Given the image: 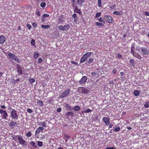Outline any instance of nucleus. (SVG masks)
I'll list each match as a JSON object with an SVG mask.
<instances>
[{
	"mask_svg": "<svg viewBox=\"0 0 149 149\" xmlns=\"http://www.w3.org/2000/svg\"><path fill=\"white\" fill-rule=\"evenodd\" d=\"M12 60H13L18 63H20V61L19 58H18L17 56H15V57H14L13 58V59H11Z\"/></svg>",
	"mask_w": 149,
	"mask_h": 149,
	"instance_id": "c85d7f7f",
	"label": "nucleus"
},
{
	"mask_svg": "<svg viewBox=\"0 0 149 149\" xmlns=\"http://www.w3.org/2000/svg\"><path fill=\"white\" fill-rule=\"evenodd\" d=\"M29 143L31 146L34 148H37V145L34 141H30Z\"/></svg>",
	"mask_w": 149,
	"mask_h": 149,
	"instance_id": "a211bd4d",
	"label": "nucleus"
},
{
	"mask_svg": "<svg viewBox=\"0 0 149 149\" xmlns=\"http://www.w3.org/2000/svg\"><path fill=\"white\" fill-rule=\"evenodd\" d=\"M29 81L30 82V83L32 84L35 81V79L34 78H30L29 80Z\"/></svg>",
	"mask_w": 149,
	"mask_h": 149,
	"instance_id": "79ce46f5",
	"label": "nucleus"
},
{
	"mask_svg": "<svg viewBox=\"0 0 149 149\" xmlns=\"http://www.w3.org/2000/svg\"><path fill=\"white\" fill-rule=\"evenodd\" d=\"M122 12L121 11H115L113 12V14L115 15H120L122 14Z\"/></svg>",
	"mask_w": 149,
	"mask_h": 149,
	"instance_id": "bb28decb",
	"label": "nucleus"
},
{
	"mask_svg": "<svg viewBox=\"0 0 149 149\" xmlns=\"http://www.w3.org/2000/svg\"><path fill=\"white\" fill-rule=\"evenodd\" d=\"M26 26L29 29V30H30L31 28V25L30 24H27Z\"/></svg>",
	"mask_w": 149,
	"mask_h": 149,
	"instance_id": "864d4df0",
	"label": "nucleus"
},
{
	"mask_svg": "<svg viewBox=\"0 0 149 149\" xmlns=\"http://www.w3.org/2000/svg\"><path fill=\"white\" fill-rule=\"evenodd\" d=\"M145 107L146 108L149 107V101L146 102L144 104Z\"/></svg>",
	"mask_w": 149,
	"mask_h": 149,
	"instance_id": "a18cd8bd",
	"label": "nucleus"
},
{
	"mask_svg": "<svg viewBox=\"0 0 149 149\" xmlns=\"http://www.w3.org/2000/svg\"><path fill=\"white\" fill-rule=\"evenodd\" d=\"M96 24L98 26H102L103 25L102 23L98 22H96Z\"/></svg>",
	"mask_w": 149,
	"mask_h": 149,
	"instance_id": "603ef678",
	"label": "nucleus"
},
{
	"mask_svg": "<svg viewBox=\"0 0 149 149\" xmlns=\"http://www.w3.org/2000/svg\"><path fill=\"white\" fill-rule=\"evenodd\" d=\"M70 92V90L69 89H67L64 91L61 95H60V98H64L66 97L69 94Z\"/></svg>",
	"mask_w": 149,
	"mask_h": 149,
	"instance_id": "20e7f679",
	"label": "nucleus"
},
{
	"mask_svg": "<svg viewBox=\"0 0 149 149\" xmlns=\"http://www.w3.org/2000/svg\"><path fill=\"white\" fill-rule=\"evenodd\" d=\"M6 38L5 36L1 35L0 36V44H2L6 41Z\"/></svg>",
	"mask_w": 149,
	"mask_h": 149,
	"instance_id": "1a4fd4ad",
	"label": "nucleus"
},
{
	"mask_svg": "<svg viewBox=\"0 0 149 149\" xmlns=\"http://www.w3.org/2000/svg\"><path fill=\"white\" fill-rule=\"evenodd\" d=\"M145 14L146 16H149V12H147V11H146L145 12Z\"/></svg>",
	"mask_w": 149,
	"mask_h": 149,
	"instance_id": "774afa93",
	"label": "nucleus"
},
{
	"mask_svg": "<svg viewBox=\"0 0 149 149\" xmlns=\"http://www.w3.org/2000/svg\"><path fill=\"white\" fill-rule=\"evenodd\" d=\"M38 146L39 147H41L43 146V142L40 141H36Z\"/></svg>",
	"mask_w": 149,
	"mask_h": 149,
	"instance_id": "7c9ffc66",
	"label": "nucleus"
},
{
	"mask_svg": "<svg viewBox=\"0 0 149 149\" xmlns=\"http://www.w3.org/2000/svg\"><path fill=\"white\" fill-rule=\"evenodd\" d=\"M33 27L34 28H36L37 26L36 23L35 22H33L32 24Z\"/></svg>",
	"mask_w": 149,
	"mask_h": 149,
	"instance_id": "8fccbe9b",
	"label": "nucleus"
},
{
	"mask_svg": "<svg viewBox=\"0 0 149 149\" xmlns=\"http://www.w3.org/2000/svg\"><path fill=\"white\" fill-rule=\"evenodd\" d=\"M10 116L13 119L17 120L18 118V115L17 114V111L14 109H12L10 111Z\"/></svg>",
	"mask_w": 149,
	"mask_h": 149,
	"instance_id": "f03ea898",
	"label": "nucleus"
},
{
	"mask_svg": "<svg viewBox=\"0 0 149 149\" xmlns=\"http://www.w3.org/2000/svg\"><path fill=\"white\" fill-rule=\"evenodd\" d=\"M140 93V92L137 90H135L134 91V94L136 96H139Z\"/></svg>",
	"mask_w": 149,
	"mask_h": 149,
	"instance_id": "393cba45",
	"label": "nucleus"
},
{
	"mask_svg": "<svg viewBox=\"0 0 149 149\" xmlns=\"http://www.w3.org/2000/svg\"><path fill=\"white\" fill-rule=\"evenodd\" d=\"M13 139L17 142L23 146L26 145V141L23 139L22 136L20 135L14 136L13 137Z\"/></svg>",
	"mask_w": 149,
	"mask_h": 149,
	"instance_id": "f257e3e1",
	"label": "nucleus"
},
{
	"mask_svg": "<svg viewBox=\"0 0 149 149\" xmlns=\"http://www.w3.org/2000/svg\"><path fill=\"white\" fill-rule=\"evenodd\" d=\"M0 113L1 114H3V118L7 120V118L8 117V114L6 110H3L2 109H0Z\"/></svg>",
	"mask_w": 149,
	"mask_h": 149,
	"instance_id": "423d86ee",
	"label": "nucleus"
},
{
	"mask_svg": "<svg viewBox=\"0 0 149 149\" xmlns=\"http://www.w3.org/2000/svg\"><path fill=\"white\" fill-rule=\"evenodd\" d=\"M87 80V77L86 76H84L79 81V83L80 84H84Z\"/></svg>",
	"mask_w": 149,
	"mask_h": 149,
	"instance_id": "6e6552de",
	"label": "nucleus"
},
{
	"mask_svg": "<svg viewBox=\"0 0 149 149\" xmlns=\"http://www.w3.org/2000/svg\"><path fill=\"white\" fill-rule=\"evenodd\" d=\"M130 63L131 65L133 66V67H134L135 66L134 65V60L133 59H131L130 60Z\"/></svg>",
	"mask_w": 149,
	"mask_h": 149,
	"instance_id": "4c0bfd02",
	"label": "nucleus"
},
{
	"mask_svg": "<svg viewBox=\"0 0 149 149\" xmlns=\"http://www.w3.org/2000/svg\"><path fill=\"white\" fill-rule=\"evenodd\" d=\"M66 115L67 116H70L72 117L74 116V113L72 111H69L67 112Z\"/></svg>",
	"mask_w": 149,
	"mask_h": 149,
	"instance_id": "4be33fe9",
	"label": "nucleus"
},
{
	"mask_svg": "<svg viewBox=\"0 0 149 149\" xmlns=\"http://www.w3.org/2000/svg\"><path fill=\"white\" fill-rule=\"evenodd\" d=\"M39 125L42 126L43 127H46L47 126V124L44 121L41 122L39 124Z\"/></svg>",
	"mask_w": 149,
	"mask_h": 149,
	"instance_id": "2f4dec72",
	"label": "nucleus"
},
{
	"mask_svg": "<svg viewBox=\"0 0 149 149\" xmlns=\"http://www.w3.org/2000/svg\"><path fill=\"white\" fill-rule=\"evenodd\" d=\"M134 56L136 58H137L139 59H141V57L139 54L136 52H135L134 54L132 55Z\"/></svg>",
	"mask_w": 149,
	"mask_h": 149,
	"instance_id": "f3484780",
	"label": "nucleus"
},
{
	"mask_svg": "<svg viewBox=\"0 0 149 149\" xmlns=\"http://www.w3.org/2000/svg\"><path fill=\"white\" fill-rule=\"evenodd\" d=\"M31 44L32 46H34L36 47L35 45V40L33 39H32L31 42Z\"/></svg>",
	"mask_w": 149,
	"mask_h": 149,
	"instance_id": "ea45409f",
	"label": "nucleus"
},
{
	"mask_svg": "<svg viewBox=\"0 0 149 149\" xmlns=\"http://www.w3.org/2000/svg\"><path fill=\"white\" fill-rule=\"evenodd\" d=\"M137 49L139 52L140 53L141 52L140 51H141L143 54L146 55L148 54L149 50L148 47H142L141 48Z\"/></svg>",
	"mask_w": 149,
	"mask_h": 149,
	"instance_id": "7ed1b4c3",
	"label": "nucleus"
},
{
	"mask_svg": "<svg viewBox=\"0 0 149 149\" xmlns=\"http://www.w3.org/2000/svg\"><path fill=\"white\" fill-rule=\"evenodd\" d=\"M105 149H115V147H112L111 148H106Z\"/></svg>",
	"mask_w": 149,
	"mask_h": 149,
	"instance_id": "338daca9",
	"label": "nucleus"
},
{
	"mask_svg": "<svg viewBox=\"0 0 149 149\" xmlns=\"http://www.w3.org/2000/svg\"><path fill=\"white\" fill-rule=\"evenodd\" d=\"M112 73L114 74H115L117 73V70L115 69H113L112 71Z\"/></svg>",
	"mask_w": 149,
	"mask_h": 149,
	"instance_id": "4d7b16f0",
	"label": "nucleus"
},
{
	"mask_svg": "<svg viewBox=\"0 0 149 149\" xmlns=\"http://www.w3.org/2000/svg\"><path fill=\"white\" fill-rule=\"evenodd\" d=\"M74 110L75 111H78L80 110L81 108L80 107L77 105L73 107Z\"/></svg>",
	"mask_w": 149,
	"mask_h": 149,
	"instance_id": "cd10ccee",
	"label": "nucleus"
},
{
	"mask_svg": "<svg viewBox=\"0 0 149 149\" xmlns=\"http://www.w3.org/2000/svg\"><path fill=\"white\" fill-rule=\"evenodd\" d=\"M102 120L106 125H108L110 124V121L109 118L104 116Z\"/></svg>",
	"mask_w": 149,
	"mask_h": 149,
	"instance_id": "0eeeda50",
	"label": "nucleus"
},
{
	"mask_svg": "<svg viewBox=\"0 0 149 149\" xmlns=\"http://www.w3.org/2000/svg\"><path fill=\"white\" fill-rule=\"evenodd\" d=\"M58 28L59 30H62L63 31H64V28L63 26H62V25H59L58 27Z\"/></svg>",
	"mask_w": 149,
	"mask_h": 149,
	"instance_id": "de8ad7c7",
	"label": "nucleus"
},
{
	"mask_svg": "<svg viewBox=\"0 0 149 149\" xmlns=\"http://www.w3.org/2000/svg\"><path fill=\"white\" fill-rule=\"evenodd\" d=\"M87 59L86 57V56L83 55L80 60V63H84L86 61Z\"/></svg>",
	"mask_w": 149,
	"mask_h": 149,
	"instance_id": "6ab92c4d",
	"label": "nucleus"
},
{
	"mask_svg": "<svg viewBox=\"0 0 149 149\" xmlns=\"http://www.w3.org/2000/svg\"><path fill=\"white\" fill-rule=\"evenodd\" d=\"M79 88L81 90L82 93L84 94H87L88 93L89 91L88 89L84 87H80Z\"/></svg>",
	"mask_w": 149,
	"mask_h": 149,
	"instance_id": "9b49d317",
	"label": "nucleus"
},
{
	"mask_svg": "<svg viewBox=\"0 0 149 149\" xmlns=\"http://www.w3.org/2000/svg\"><path fill=\"white\" fill-rule=\"evenodd\" d=\"M56 110L58 112H60L61 111V108L59 107Z\"/></svg>",
	"mask_w": 149,
	"mask_h": 149,
	"instance_id": "052dcab7",
	"label": "nucleus"
},
{
	"mask_svg": "<svg viewBox=\"0 0 149 149\" xmlns=\"http://www.w3.org/2000/svg\"><path fill=\"white\" fill-rule=\"evenodd\" d=\"M37 103L40 106H42L43 105V102L42 100H39L37 101Z\"/></svg>",
	"mask_w": 149,
	"mask_h": 149,
	"instance_id": "473e14b6",
	"label": "nucleus"
},
{
	"mask_svg": "<svg viewBox=\"0 0 149 149\" xmlns=\"http://www.w3.org/2000/svg\"><path fill=\"white\" fill-rule=\"evenodd\" d=\"M31 133L30 132H28L26 134V136L28 137H30L31 135Z\"/></svg>",
	"mask_w": 149,
	"mask_h": 149,
	"instance_id": "09e8293b",
	"label": "nucleus"
},
{
	"mask_svg": "<svg viewBox=\"0 0 149 149\" xmlns=\"http://www.w3.org/2000/svg\"><path fill=\"white\" fill-rule=\"evenodd\" d=\"M135 52V50L134 49H131V53H132V55L134 54Z\"/></svg>",
	"mask_w": 149,
	"mask_h": 149,
	"instance_id": "bf43d9fd",
	"label": "nucleus"
},
{
	"mask_svg": "<svg viewBox=\"0 0 149 149\" xmlns=\"http://www.w3.org/2000/svg\"><path fill=\"white\" fill-rule=\"evenodd\" d=\"M72 17L74 18V22L77 23L78 20V18L77 17V15L75 13H74L72 15Z\"/></svg>",
	"mask_w": 149,
	"mask_h": 149,
	"instance_id": "2eb2a0df",
	"label": "nucleus"
},
{
	"mask_svg": "<svg viewBox=\"0 0 149 149\" xmlns=\"http://www.w3.org/2000/svg\"><path fill=\"white\" fill-rule=\"evenodd\" d=\"M39 56V54L36 52L33 56L34 58L35 59H36Z\"/></svg>",
	"mask_w": 149,
	"mask_h": 149,
	"instance_id": "f704fd0d",
	"label": "nucleus"
},
{
	"mask_svg": "<svg viewBox=\"0 0 149 149\" xmlns=\"http://www.w3.org/2000/svg\"><path fill=\"white\" fill-rule=\"evenodd\" d=\"M117 57H118V58H121L122 57V55L121 54H117Z\"/></svg>",
	"mask_w": 149,
	"mask_h": 149,
	"instance_id": "680f3d73",
	"label": "nucleus"
},
{
	"mask_svg": "<svg viewBox=\"0 0 149 149\" xmlns=\"http://www.w3.org/2000/svg\"><path fill=\"white\" fill-rule=\"evenodd\" d=\"M109 8L110 9L112 10H115L116 9V5L115 4H113L111 6H110Z\"/></svg>",
	"mask_w": 149,
	"mask_h": 149,
	"instance_id": "58836bf2",
	"label": "nucleus"
},
{
	"mask_svg": "<svg viewBox=\"0 0 149 149\" xmlns=\"http://www.w3.org/2000/svg\"><path fill=\"white\" fill-rule=\"evenodd\" d=\"M92 110L89 109H88L86 110L85 111V113H89L91 112Z\"/></svg>",
	"mask_w": 149,
	"mask_h": 149,
	"instance_id": "3c124183",
	"label": "nucleus"
},
{
	"mask_svg": "<svg viewBox=\"0 0 149 149\" xmlns=\"http://www.w3.org/2000/svg\"><path fill=\"white\" fill-rule=\"evenodd\" d=\"M42 60L41 58H39L38 60V62L39 63H41L42 62Z\"/></svg>",
	"mask_w": 149,
	"mask_h": 149,
	"instance_id": "5fc2aeb1",
	"label": "nucleus"
},
{
	"mask_svg": "<svg viewBox=\"0 0 149 149\" xmlns=\"http://www.w3.org/2000/svg\"><path fill=\"white\" fill-rule=\"evenodd\" d=\"M17 123L16 122H15L13 121H11L9 124L10 126L12 127H14L15 126L17 125Z\"/></svg>",
	"mask_w": 149,
	"mask_h": 149,
	"instance_id": "dca6fc26",
	"label": "nucleus"
},
{
	"mask_svg": "<svg viewBox=\"0 0 149 149\" xmlns=\"http://www.w3.org/2000/svg\"><path fill=\"white\" fill-rule=\"evenodd\" d=\"M46 6V3L44 2H42L40 4V6L42 8H44Z\"/></svg>",
	"mask_w": 149,
	"mask_h": 149,
	"instance_id": "e433bc0d",
	"label": "nucleus"
},
{
	"mask_svg": "<svg viewBox=\"0 0 149 149\" xmlns=\"http://www.w3.org/2000/svg\"><path fill=\"white\" fill-rule=\"evenodd\" d=\"M74 12L75 13L79 14V15H80L82 13V12L81 10L80 9H78L77 7L75 6L74 8Z\"/></svg>",
	"mask_w": 149,
	"mask_h": 149,
	"instance_id": "ddd939ff",
	"label": "nucleus"
},
{
	"mask_svg": "<svg viewBox=\"0 0 149 149\" xmlns=\"http://www.w3.org/2000/svg\"><path fill=\"white\" fill-rule=\"evenodd\" d=\"M50 25H44L42 24L41 26V27L45 29H48L50 27Z\"/></svg>",
	"mask_w": 149,
	"mask_h": 149,
	"instance_id": "412c9836",
	"label": "nucleus"
},
{
	"mask_svg": "<svg viewBox=\"0 0 149 149\" xmlns=\"http://www.w3.org/2000/svg\"><path fill=\"white\" fill-rule=\"evenodd\" d=\"M8 56L11 59H13V58L14 57H15V55L14 54H12L11 53H9L8 54Z\"/></svg>",
	"mask_w": 149,
	"mask_h": 149,
	"instance_id": "72a5a7b5",
	"label": "nucleus"
},
{
	"mask_svg": "<svg viewBox=\"0 0 149 149\" xmlns=\"http://www.w3.org/2000/svg\"><path fill=\"white\" fill-rule=\"evenodd\" d=\"M135 48V45L134 44H132V46L131 47V49H134Z\"/></svg>",
	"mask_w": 149,
	"mask_h": 149,
	"instance_id": "e2e57ef3",
	"label": "nucleus"
},
{
	"mask_svg": "<svg viewBox=\"0 0 149 149\" xmlns=\"http://www.w3.org/2000/svg\"><path fill=\"white\" fill-rule=\"evenodd\" d=\"M101 15V12H98L96 14L95 17L97 18L98 17H100Z\"/></svg>",
	"mask_w": 149,
	"mask_h": 149,
	"instance_id": "37998d69",
	"label": "nucleus"
},
{
	"mask_svg": "<svg viewBox=\"0 0 149 149\" xmlns=\"http://www.w3.org/2000/svg\"><path fill=\"white\" fill-rule=\"evenodd\" d=\"M64 18V16L63 15H61L59 16L58 21V24L62 23L64 22V21L63 19Z\"/></svg>",
	"mask_w": 149,
	"mask_h": 149,
	"instance_id": "4468645a",
	"label": "nucleus"
},
{
	"mask_svg": "<svg viewBox=\"0 0 149 149\" xmlns=\"http://www.w3.org/2000/svg\"><path fill=\"white\" fill-rule=\"evenodd\" d=\"M92 54V53L91 52H88L86 53V54H84V55L86 57V58H88Z\"/></svg>",
	"mask_w": 149,
	"mask_h": 149,
	"instance_id": "c756f323",
	"label": "nucleus"
},
{
	"mask_svg": "<svg viewBox=\"0 0 149 149\" xmlns=\"http://www.w3.org/2000/svg\"><path fill=\"white\" fill-rule=\"evenodd\" d=\"M49 17V15L47 14H44L42 16L41 20L42 21H44L45 17Z\"/></svg>",
	"mask_w": 149,
	"mask_h": 149,
	"instance_id": "b1692460",
	"label": "nucleus"
},
{
	"mask_svg": "<svg viewBox=\"0 0 149 149\" xmlns=\"http://www.w3.org/2000/svg\"><path fill=\"white\" fill-rule=\"evenodd\" d=\"M71 63H72V64H74V65H78L77 63L76 62L74 61H71Z\"/></svg>",
	"mask_w": 149,
	"mask_h": 149,
	"instance_id": "13d9d810",
	"label": "nucleus"
},
{
	"mask_svg": "<svg viewBox=\"0 0 149 149\" xmlns=\"http://www.w3.org/2000/svg\"><path fill=\"white\" fill-rule=\"evenodd\" d=\"M102 0H98V6L99 7L102 6Z\"/></svg>",
	"mask_w": 149,
	"mask_h": 149,
	"instance_id": "a19ab883",
	"label": "nucleus"
},
{
	"mask_svg": "<svg viewBox=\"0 0 149 149\" xmlns=\"http://www.w3.org/2000/svg\"><path fill=\"white\" fill-rule=\"evenodd\" d=\"M93 59L92 58H90L88 61H87V62H88V64H91V63L93 62Z\"/></svg>",
	"mask_w": 149,
	"mask_h": 149,
	"instance_id": "c03bdc74",
	"label": "nucleus"
},
{
	"mask_svg": "<svg viewBox=\"0 0 149 149\" xmlns=\"http://www.w3.org/2000/svg\"><path fill=\"white\" fill-rule=\"evenodd\" d=\"M65 107L69 111H71L72 110V107L68 104H65Z\"/></svg>",
	"mask_w": 149,
	"mask_h": 149,
	"instance_id": "aec40b11",
	"label": "nucleus"
},
{
	"mask_svg": "<svg viewBox=\"0 0 149 149\" xmlns=\"http://www.w3.org/2000/svg\"><path fill=\"white\" fill-rule=\"evenodd\" d=\"M114 82L113 81H109V84L113 85V84H114Z\"/></svg>",
	"mask_w": 149,
	"mask_h": 149,
	"instance_id": "0e129e2a",
	"label": "nucleus"
},
{
	"mask_svg": "<svg viewBox=\"0 0 149 149\" xmlns=\"http://www.w3.org/2000/svg\"><path fill=\"white\" fill-rule=\"evenodd\" d=\"M17 72L18 73V74L21 75L22 74V68L21 66L20 65L17 64Z\"/></svg>",
	"mask_w": 149,
	"mask_h": 149,
	"instance_id": "9d476101",
	"label": "nucleus"
},
{
	"mask_svg": "<svg viewBox=\"0 0 149 149\" xmlns=\"http://www.w3.org/2000/svg\"><path fill=\"white\" fill-rule=\"evenodd\" d=\"M35 14L38 16H41V13L39 11H37V10H36L35 12Z\"/></svg>",
	"mask_w": 149,
	"mask_h": 149,
	"instance_id": "49530a36",
	"label": "nucleus"
},
{
	"mask_svg": "<svg viewBox=\"0 0 149 149\" xmlns=\"http://www.w3.org/2000/svg\"><path fill=\"white\" fill-rule=\"evenodd\" d=\"M70 26L69 24H66L63 26L64 31L66 30H68L70 28Z\"/></svg>",
	"mask_w": 149,
	"mask_h": 149,
	"instance_id": "a878e982",
	"label": "nucleus"
},
{
	"mask_svg": "<svg viewBox=\"0 0 149 149\" xmlns=\"http://www.w3.org/2000/svg\"><path fill=\"white\" fill-rule=\"evenodd\" d=\"M1 108L2 109H6V107L5 105H2L1 106Z\"/></svg>",
	"mask_w": 149,
	"mask_h": 149,
	"instance_id": "69168bd1",
	"label": "nucleus"
},
{
	"mask_svg": "<svg viewBox=\"0 0 149 149\" xmlns=\"http://www.w3.org/2000/svg\"><path fill=\"white\" fill-rule=\"evenodd\" d=\"M104 20L109 23H112L113 22V20L112 17L109 15H104Z\"/></svg>",
	"mask_w": 149,
	"mask_h": 149,
	"instance_id": "39448f33",
	"label": "nucleus"
},
{
	"mask_svg": "<svg viewBox=\"0 0 149 149\" xmlns=\"http://www.w3.org/2000/svg\"><path fill=\"white\" fill-rule=\"evenodd\" d=\"M85 0H77V3L78 4L81 6L82 4L84 3Z\"/></svg>",
	"mask_w": 149,
	"mask_h": 149,
	"instance_id": "5701e85b",
	"label": "nucleus"
},
{
	"mask_svg": "<svg viewBox=\"0 0 149 149\" xmlns=\"http://www.w3.org/2000/svg\"><path fill=\"white\" fill-rule=\"evenodd\" d=\"M44 130V128L42 127H39L36 131L35 133L36 135H38L40 132H42Z\"/></svg>",
	"mask_w": 149,
	"mask_h": 149,
	"instance_id": "f8f14e48",
	"label": "nucleus"
},
{
	"mask_svg": "<svg viewBox=\"0 0 149 149\" xmlns=\"http://www.w3.org/2000/svg\"><path fill=\"white\" fill-rule=\"evenodd\" d=\"M27 112L29 113H31L33 112L32 110L30 109H27Z\"/></svg>",
	"mask_w": 149,
	"mask_h": 149,
	"instance_id": "6e6d98bb",
	"label": "nucleus"
},
{
	"mask_svg": "<svg viewBox=\"0 0 149 149\" xmlns=\"http://www.w3.org/2000/svg\"><path fill=\"white\" fill-rule=\"evenodd\" d=\"M114 131L116 132H119L120 130V127H114Z\"/></svg>",
	"mask_w": 149,
	"mask_h": 149,
	"instance_id": "c9c22d12",
	"label": "nucleus"
}]
</instances>
